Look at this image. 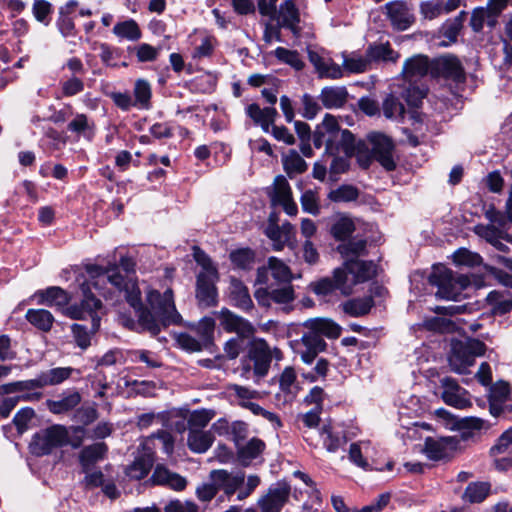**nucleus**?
<instances>
[{
	"label": "nucleus",
	"mask_w": 512,
	"mask_h": 512,
	"mask_svg": "<svg viewBox=\"0 0 512 512\" xmlns=\"http://www.w3.org/2000/svg\"><path fill=\"white\" fill-rule=\"evenodd\" d=\"M120 264L125 274H122L117 266L102 268L98 265H88L86 271L88 277L93 280V288L106 296L103 285L109 282L117 290L124 292L127 302L138 315L140 325L152 335H157L169 325L181 324L182 317L175 307L171 289H166L163 294L157 290L147 292V302L154 311L153 314L143 308L140 289L131 275L134 263L131 259L122 257Z\"/></svg>",
	"instance_id": "f257e3e1"
},
{
	"label": "nucleus",
	"mask_w": 512,
	"mask_h": 512,
	"mask_svg": "<svg viewBox=\"0 0 512 512\" xmlns=\"http://www.w3.org/2000/svg\"><path fill=\"white\" fill-rule=\"evenodd\" d=\"M402 75L408 84L403 97L409 105L417 106L428 92L427 86L418 82L428 75L435 76L434 61H430L425 55H414L405 60Z\"/></svg>",
	"instance_id": "f03ea898"
},
{
	"label": "nucleus",
	"mask_w": 512,
	"mask_h": 512,
	"mask_svg": "<svg viewBox=\"0 0 512 512\" xmlns=\"http://www.w3.org/2000/svg\"><path fill=\"white\" fill-rule=\"evenodd\" d=\"M485 349V344L477 339L469 338L465 341H453L449 356L451 370L458 374L467 373L468 368L474 365L475 358L482 356Z\"/></svg>",
	"instance_id": "7ed1b4c3"
},
{
	"label": "nucleus",
	"mask_w": 512,
	"mask_h": 512,
	"mask_svg": "<svg viewBox=\"0 0 512 512\" xmlns=\"http://www.w3.org/2000/svg\"><path fill=\"white\" fill-rule=\"evenodd\" d=\"M430 284L437 286L436 295L446 300H455L470 283L464 275H454L445 267H437L429 276Z\"/></svg>",
	"instance_id": "20e7f679"
},
{
	"label": "nucleus",
	"mask_w": 512,
	"mask_h": 512,
	"mask_svg": "<svg viewBox=\"0 0 512 512\" xmlns=\"http://www.w3.org/2000/svg\"><path fill=\"white\" fill-rule=\"evenodd\" d=\"M68 431L62 425H53L36 433L30 443V450L36 456L50 454L54 449L68 443Z\"/></svg>",
	"instance_id": "39448f33"
},
{
	"label": "nucleus",
	"mask_w": 512,
	"mask_h": 512,
	"mask_svg": "<svg viewBox=\"0 0 512 512\" xmlns=\"http://www.w3.org/2000/svg\"><path fill=\"white\" fill-rule=\"evenodd\" d=\"M248 357L253 362L254 374L263 378L268 374L272 360H282L283 353L279 348L270 347L264 339L259 338L252 341Z\"/></svg>",
	"instance_id": "423d86ee"
},
{
	"label": "nucleus",
	"mask_w": 512,
	"mask_h": 512,
	"mask_svg": "<svg viewBox=\"0 0 512 512\" xmlns=\"http://www.w3.org/2000/svg\"><path fill=\"white\" fill-rule=\"evenodd\" d=\"M93 287V280L89 277L86 281L81 283V291L83 300L80 305H71L63 308L64 314L72 319H84L90 316L92 319V329L97 331L99 328V318L94 315V312L101 307V301L97 299L91 288Z\"/></svg>",
	"instance_id": "0eeeda50"
},
{
	"label": "nucleus",
	"mask_w": 512,
	"mask_h": 512,
	"mask_svg": "<svg viewBox=\"0 0 512 512\" xmlns=\"http://www.w3.org/2000/svg\"><path fill=\"white\" fill-rule=\"evenodd\" d=\"M291 487L285 481L272 484L267 491L258 498L257 506L260 512H281L288 503Z\"/></svg>",
	"instance_id": "6e6552de"
},
{
	"label": "nucleus",
	"mask_w": 512,
	"mask_h": 512,
	"mask_svg": "<svg viewBox=\"0 0 512 512\" xmlns=\"http://www.w3.org/2000/svg\"><path fill=\"white\" fill-rule=\"evenodd\" d=\"M371 144L372 157L387 171L396 168L394 159V143L392 139L382 133L373 132L368 135Z\"/></svg>",
	"instance_id": "1a4fd4ad"
},
{
	"label": "nucleus",
	"mask_w": 512,
	"mask_h": 512,
	"mask_svg": "<svg viewBox=\"0 0 512 512\" xmlns=\"http://www.w3.org/2000/svg\"><path fill=\"white\" fill-rule=\"evenodd\" d=\"M385 15L393 29L405 31L415 22L413 6L404 0H394L385 4Z\"/></svg>",
	"instance_id": "9d476101"
},
{
	"label": "nucleus",
	"mask_w": 512,
	"mask_h": 512,
	"mask_svg": "<svg viewBox=\"0 0 512 512\" xmlns=\"http://www.w3.org/2000/svg\"><path fill=\"white\" fill-rule=\"evenodd\" d=\"M312 290L315 294L327 296L334 291L339 290L342 295L348 296L352 293V284L345 269L336 268L332 277L322 278L312 284Z\"/></svg>",
	"instance_id": "9b49d317"
},
{
	"label": "nucleus",
	"mask_w": 512,
	"mask_h": 512,
	"mask_svg": "<svg viewBox=\"0 0 512 512\" xmlns=\"http://www.w3.org/2000/svg\"><path fill=\"white\" fill-rule=\"evenodd\" d=\"M292 348L303 363L310 365L319 353L326 350L327 343L323 338L313 336L305 331L300 339L293 341Z\"/></svg>",
	"instance_id": "f8f14e48"
},
{
	"label": "nucleus",
	"mask_w": 512,
	"mask_h": 512,
	"mask_svg": "<svg viewBox=\"0 0 512 512\" xmlns=\"http://www.w3.org/2000/svg\"><path fill=\"white\" fill-rule=\"evenodd\" d=\"M265 234L273 242V248L276 251L282 250L285 245L294 248L297 244L294 226L289 222H285L281 226L277 225L273 215L269 217Z\"/></svg>",
	"instance_id": "ddd939ff"
},
{
	"label": "nucleus",
	"mask_w": 512,
	"mask_h": 512,
	"mask_svg": "<svg viewBox=\"0 0 512 512\" xmlns=\"http://www.w3.org/2000/svg\"><path fill=\"white\" fill-rule=\"evenodd\" d=\"M490 413L498 416L512 412V387L504 381L496 382L489 393Z\"/></svg>",
	"instance_id": "4468645a"
},
{
	"label": "nucleus",
	"mask_w": 512,
	"mask_h": 512,
	"mask_svg": "<svg viewBox=\"0 0 512 512\" xmlns=\"http://www.w3.org/2000/svg\"><path fill=\"white\" fill-rule=\"evenodd\" d=\"M442 399L443 401L452 407L457 409H465L471 406L468 392L459 386L457 381L451 377H444L441 379Z\"/></svg>",
	"instance_id": "2eb2a0df"
},
{
	"label": "nucleus",
	"mask_w": 512,
	"mask_h": 512,
	"mask_svg": "<svg viewBox=\"0 0 512 512\" xmlns=\"http://www.w3.org/2000/svg\"><path fill=\"white\" fill-rule=\"evenodd\" d=\"M209 478L217 485L218 490H222L228 498L242 487L245 482V474L243 472L233 473L225 469L212 470Z\"/></svg>",
	"instance_id": "dca6fc26"
},
{
	"label": "nucleus",
	"mask_w": 512,
	"mask_h": 512,
	"mask_svg": "<svg viewBox=\"0 0 512 512\" xmlns=\"http://www.w3.org/2000/svg\"><path fill=\"white\" fill-rule=\"evenodd\" d=\"M459 440L456 437L427 438L425 441V454L431 460L450 458L458 448Z\"/></svg>",
	"instance_id": "f3484780"
},
{
	"label": "nucleus",
	"mask_w": 512,
	"mask_h": 512,
	"mask_svg": "<svg viewBox=\"0 0 512 512\" xmlns=\"http://www.w3.org/2000/svg\"><path fill=\"white\" fill-rule=\"evenodd\" d=\"M494 464L498 470L512 468V429L505 431L490 449Z\"/></svg>",
	"instance_id": "a211bd4d"
},
{
	"label": "nucleus",
	"mask_w": 512,
	"mask_h": 512,
	"mask_svg": "<svg viewBox=\"0 0 512 512\" xmlns=\"http://www.w3.org/2000/svg\"><path fill=\"white\" fill-rule=\"evenodd\" d=\"M219 320L222 328L229 333H236L240 337H251L255 333L254 326L246 319L238 316L228 309L219 312Z\"/></svg>",
	"instance_id": "6ab92c4d"
},
{
	"label": "nucleus",
	"mask_w": 512,
	"mask_h": 512,
	"mask_svg": "<svg viewBox=\"0 0 512 512\" xmlns=\"http://www.w3.org/2000/svg\"><path fill=\"white\" fill-rule=\"evenodd\" d=\"M308 58L320 78L340 79L344 76L343 67L331 58L323 57L311 49H308Z\"/></svg>",
	"instance_id": "aec40b11"
},
{
	"label": "nucleus",
	"mask_w": 512,
	"mask_h": 512,
	"mask_svg": "<svg viewBox=\"0 0 512 512\" xmlns=\"http://www.w3.org/2000/svg\"><path fill=\"white\" fill-rule=\"evenodd\" d=\"M354 151L355 138L347 129L340 130L334 137H328L326 140L325 155H335L342 152L346 156H352Z\"/></svg>",
	"instance_id": "412c9836"
},
{
	"label": "nucleus",
	"mask_w": 512,
	"mask_h": 512,
	"mask_svg": "<svg viewBox=\"0 0 512 512\" xmlns=\"http://www.w3.org/2000/svg\"><path fill=\"white\" fill-rule=\"evenodd\" d=\"M306 332L316 337L336 339L341 334V327L329 318H311L303 323Z\"/></svg>",
	"instance_id": "4be33fe9"
},
{
	"label": "nucleus",
	"mask_w": 512,
	"mask_h": 512,
	"mask_svg": "<svg viewBox=\"0 0 512 512\" xmlns=\"http://www.w3.org/2000/svg\"><path fill=\"white\" fill-rule=\"evenodd\" d=\"M460 0H426L419 5V12L423 19L433 20L456 10Z\"/></svg>",
	"instance_id": "5701e85b"
},
{
	"label": "nucleus",
	"mask_w": 512,
	"mask_h": 512,
	"mask_svg": "<svg viewBox=\"0 0 512 512\" xmlns=\"http://www.w3.org/2000/svg\"><path fill=\"white\" fill-rule=\"evenodd\" d=\"M151 481L156 485L165 486L174 491H183L187 486V479L185 477L169 470L163 465L155 467Z\"/></svg>",
	"instance_id": "b1692460"
},
{
	"label": "nucleus",
	"mask_w": 512,
	"mask_h": 512,
	"mask_svg": "<svg viewBox=\"0 0 512 512\" xmlns=\"http://www.w3.org/2000/svg\"><path fill=\"white\" fill-rule=\"evenodd\" d=\"M435 75L442 74L444 77L453 80L456 83L465 81V71L458 58L446 56L434 60Z\"/></svg>",
	"instance_id": "393cba45"
},
{
	"label": "nucleus",
	"mask_w": 512,
	"mask_h": 512,
	"mask_svg": "<svg viewBox=\"0 0 512 512\" xmlns=\"http://www.w3.org/2000/svg\"><path fill=\"white\" fill-rule=\"evenodd\" d=\"M218 280V275H198L196 297L200 305L210 307L217 302V291L215 283Z\"/></svg>",
	"instance_id": "a878e982"
},
{
	"label": "nucleus",
	"mask_w": 512,
	"mask_h": 512,
	"mask_svg": "<svg viewBox=\"0 0 512 512\" xmlns=\"http://www.w3.org/2000/svg\"><path fill=\"white\" fill-rule=\"evenodd\" d=\"M342 269H345L352 288L357 283L365 282L375 275V265L366 261L344 262Z\"/></svg>",
	"instance_id": "bb28decb"
},
{
	"label": "nucleus",
	"mask_w": 512,
	"mask_h": 512,
	"mask_svg": "<svg viewBox=\"0 0 512 512\" xmlns=\"http://www.w3.org/2000/svg\"><path fill=\"white\" fill-rule=\"evenodd\" d=\"M246 113L255 124L261 126L265 133L270 132V126L274 124L278 115L277 110L274 107H266L262 109L255 103L247 106Z\"/></svg>",
	"instance_id": "cd10ccee"
},
{
	"label": "nucleus",
	"mask_w": 512,
	"mask_h": 512,
	"mask_svg": "<svg viewBox=\"0 0 512 512\" xmlns=\"http://www.w3.org/2000/svg\"><path fill=\"white\" fill-rule=\"evenodd\" d=\"M36 296L39 299V304L56 306L62 309L65 308L71 300L70 295L64 289L57 286L38 291Z\"/></svg>",
	"instance_id": "c85d7f7f"
},
{
	"label": "nucleus",
	"mask_w": 512,
	"mask_h": 512,
	"mask_svg": "<svg viewBox=\"0 0 512 512\" xmlns=\"http://www.w3.org/2000/svg\"><path fill=\"white\" fill-rule=\"evenodd\" d=\"M319 98L327 109L340 108L346 103L348 92L343 86L324 87Z\"/></svg>",
	"instance_id": "c756f323"
},
{
	"label": "nucleus",
	"mask_w": 512,
	"mask_h": 512,
	"mask_svg": "<svg viewBox=\"0 0 512 512\" xmlns=\"http://www.w3.org/2000/svg\"><path fill=\"white\" fill-rule=\"evenodd\" d=\"M229 297L235 306L244 311H248L253 307L247 287L236 278H231L230 280Z\"/></svg>",
	"instance_id": "7c9ffc66"
},
{
	"label": "nucleus",
	"mask_w": 512,
	"mask_h": 512,
	"mask_svg": "<svg viewBox=\"0 0 512 512\" xmlns=\"http://www.w3.org/2000/svg\"><path fill=\"white\" fill-rule=\"evenodd\" d=\"M214 441V436L211 431H204L199 429L188 430L187 445L194 453H205Z\"/></svg>",
	"instance_id": "2f4dec72"
},
{
	"label": "nucleus",
	"mask_w": 512,
	"mask_h": 512,
	"mask_svg": "<svg viewBox=\"0 0 512 512\" xmlns=\"http://www.w3.org/2000/svg\"><path fill=\"white\" fill-rule=\"evenodd\" d=\"M265 449V443L258 438L250 439L246 444L237 446L238 460L243 466H248Z\"/></svg>",
	"instance_id": "473e14b6"
},
{
	"label": "nucleus",
	"mask_w": 512,
	"mask_h": 512,
	"mask_svg": "<svg viewBox=\"0 0 512 512\" xmlns=\"http://www.w3.org/2000/svg\"><path fill=\"white\" fill-rule=\"evenodd\" d=\"M81 402V395L77 391L64 393L59 400H47L46 405L53 414L66 413Z\"/></svg>",
	"instance_id": "72a5a7b5"
},
{
	"label": "nucleus",
	"mask_w": 512,
	"mask_h": 512,
	"mask_svg": "<svg viewBox=\"0 0 512 512\" xmlns=\"http://www.w3.org/2000/svg\"><path fill=\"white\" fill-rule=\"evenodd\" d=\"M355 231V223L352 218L347 215L339 214L334 216L330 233L338 241H344Z\"/></svg>",
	"instance_id": "f704fd0d"
},
{
	"label": "nucleus",
	"mask_w": 512,
	"mask_h": 512,
	"mask_svg": "<svg viewBox=\"0 0 512 512\" xmlns=\"http://www.w3.org/2000/svg\"><path fill=\"white\" fill-rule=\"evenodd\" d=\"M486 300L494 315H504L512 310V299L507 291H491Z\"/></svg>",
	"instance_id": "c9c22d12"
},
{
	"label": "nucleus",
	"mask_w": 512,
	"mask_h": 512,
	"mask_svg": "<svg viewBox=\"0 0 512 512\" xmlns=\"http://www.w3.org/2000/svg\"><path fill=\"white\" fill-rule=\"evenodd\" d=\"M153 456L151 453H145L137 457L133 463L126 467V475L134 480L143 479L153 466Z\"/></svg>",
	"instance_id": "e433bc0d"
},
{
	"label": "nucleus",
	"mask_w": 512,
	"mask_h": 512,
	"mask_svg": "<svg viewBox=\"0 0 512 512\" xmlns=\"http://www.w3.org/2000/svg\"><path fill=\"white\" fill-rule=\"evenodd\" d=\"M279 19L283 27H286L296 33L297 24L300 21V15L294 0H286L280 5Z\"/></svg>",
	"instance_id": "4c0bfd02"
},
{
	"label": "nucleus",
	"mask_w": 512,
	"mask_h": 512,
	"mask_svg": "<svg viewBox=\"0 0 512 512\" xmlns=\"http://www.w3.org/2000/svg\"><path fill=\"white\" fill-rule=\"evenodd\" d=\"M367 57L370 61L396 62L400 55L394 51L389 43L372 44L366 50Z\"/></svg>",
	"instance_id": "58836bf2"
},
{
	"label": "nucleus",
	"mask_w": 512,
	"mask_h": 512,
	"mask_svg": "<svg viewBox=\"0 0 512 512\" xmlns=\"http://www.w3.org/2000/svg\"><path fill=\"white\" fill-rule=\"evenodd\" d=\"M342 67L343 72L351 73V74H359L363 73L368 70L370 66V61L367 57V54L365 56H362L358 53H351L347 54L346 52L342 53Z\"/></svg>",
	"instance_id": "ea45409f"
},
{
	"label": "nucleus",
	"mask_w": 512,
	"mask_h": 512,
	"mask_svg": "<svg viewBox=\"0 0 512 512\" xmlns=\"http://www.w3.org/2000/svg\"><path fill=\"white\" fill-rule=\"evenodd\" d=\"M42 389L38 376L34 379L15 381L0 385V395H8L17 392L25 393H39L35 391Z\"/></svg>",
	"instance_id": "a19ab883"
},
{
	"label": "nucleus",
	"mask_w": 512,
	"mask_h": 512,
	"mask_svg": "<svg viewBox=\"0 0 512 512\" xmlns=\"http://www.w3.org/2000/svg\"><path fill=\"white\" fill-rule=\"evenodd\" d=\"M73 372L70 367H57L41 372L38 376L42 388L61 384L68 379Z\"/></svg>",
	"instance_id": "79ce46f5"
},
{
	"label": "nucleus",
	"mask_w": 512,
	"mask_h": 512,
	"mask_svg": "<svg viewBox=\"0 0 512 512\" xmlns=\"http://www.w3.org/2000/svg\"><path fill=\"white\" fill-rule=\"evenodd\" d=\"M106 445L104 443H95L85 447L80 453V463L85 472L96 462L103 459L106 453Z\"/></svg>",
	"instance_id": "37998d69"
},
{
	"label": "nucleus",
	"mask_w": 512,
	"mask_h": 512,
	"mask_svg": "<svg viewBox=\"0 0 512 512\" xmlns=\"http://www.w3.org/2000/svg\"><path fill=\"white\" fill-rule=\"evenodd\" d=\"M284 171L290 178L304 173L308 165L296 150H289L282 158Z\"/></svg>",
	"instance_id": "c03bdc74"
},
{
	"label": "nucleus",
	"mask_w": 512,
	"mask_h": 512,
	"mask_svg": "<svg viewBox=\"0 0 512 512\" xmlns=\"http://www.w3.org/2000/svg\"><path fill=\"white\" fill-rule=\"evenodd\" d=\"M382 112L385 118L400 122L405 116V107L393 94L387 95L382 102Z\"/></svg>",
	"instance_id": "a18cd8bd"
},
{
	"label": "nucleus",
	"mask_w": 512,
	"mask_h": 512,
	"mask_svg": "<svg viewBox=\"0 0 512 512\" xmlns=\"http://www.w3.org/2000/svg\"><path fill=\"white\" fill-rule=\"evenodd\" d=\"M26 319L30 324L44 332L50 331L54 322L53 315L45 309H28Z\"/></svg>",
	"instance_id": "49530a36"
},
{
	"label": "nucleus",
	"mask_w": 512,
	"mask_h": 512,
	"mask_svg": "<svg viewBox=\"0 0 512 512\" xmlns=\"http://www.w3.org/2000/svg\"><path fill=\"white\" fill-rule=\"evenodd\" d=\"M366 240L357 239L338 245L337 251L345 259V262L359 261L357 258L366 252Z\"/></svg>",
	"instance_id": "de8ad7c7"
},
{
	"label": "nucleus",
	"mask_w": 512,
	"mask_h": 512,
	"mask_svg": "<svg viewBox=\"0 0 512 512\" xmlns=\"http://www.w3.org/2000/svg\"><path fill=\"white\" fill-rule=\"evenodd\" d=\"M319 436L324 448L330 453H335L346 443V438L339 434H335L330 426H323L319 431Z\"/></svg>",
	"instance_id": "09e8293b"
},
{
	"label": "nucleus",
	"mask_w": 512,
	"mask_h": 512,
	"mask_svg": "<svg viewBox=\"0 0 512 512\" xmlns=\"http://www.w3.org/2000/svg\"><path fill=\"white\" fill-rule=\"evenodd\" d=\"M373 306L371 297L357 298L348 300L343 304L345 313L353 317H358L367 314Z\"/></svg>",
	"instance_id": "8fccbe9b"
},
{
	"label": "nucleus",
	"mask_w": 512,
	"mask_h": 512,
	"mask_svg": "<svg viewBox=\"0 0 512 512\" xmlns=\"http://www.w3.org/2000/svg\"><path fill=\"white\" fill-rule=\"evenodd\" d=\"M267 266L275 281L279 283H289L291 281V270L282 260L276 257H270Z\"/></svg>",
	"instance_id": "3c124183"
},
{
	"label": "nucleus",
	"mask_w": 512,
	"mask_h": 512,
	"mask_svg": "<svg viewBox=\"0 0 512 512\" xmlns=\"http://www.w3.org/2000/svg\"><path fill=\"white\" fill-rule=\"evenodd\" d=\"M113 33L116 36L129 41H136L141 37L140 28L133 19L117 23L113 27Z\"/></svg>",
	"instance_id": "603ef678"
},
{
	"label": "nucleus",
	"mask_w": 512,
	"mask_h": 512,
	"mask_svg": "<svg viewBox=\"0 0 512 512\" xmlns=\"http://www.w3.org/2000/svg\"><path fill=\"white\" fill-rule=\"evenodd\" d=\"M490 485L486 482L470 483L463 494V499L470 503L482 502L489 494Z\"/></svg>",
	"instance_id": "864d4df0"
},
{
	"label": "nucleus",
	"mask_w": 512,
	"mask_h": 512,
	"mask_svg": "<svg viewBox=\"0 0 512 512\" xmlns=\"http://www.w3.org/2000/svg\"><path fill=\"white\" fill-rule=\"evenodd\" d=\"M369 448L370 443L367 441L352 443L349 448V460L360 468L368 469L369 464L364 454H368Z\"/></svg>",
	"instance_id": "5fc2aeb1"
},
{
	"label": "nucleus",
	"mask_w": 512,
	"mask_h": 512,
	"mask_svg": "<svg viewBox=\"0 0 512 512\" xmlns=\"http://www.w3.org/2000/svg\"><path fill=\"white\" fill-rule=\"evenodd\" d=\"M42 398V393H25L14 397L5 398L0 404V415L7 418L11 411L20 401H38Z\"/></svg>",
	"instance_id": "6e6d98bb"
},
{
	"label": "nucleus",
	"mask_w": 512,
	"mask_h": 512,
	"mask_svg": "<svg viewBox=\"0 0 512 512\" xmlns=\"http://www.w3.org/2000/svg\"><path fill=\"white\" fill-rule=\"evenodd\" d=\"M274 55L279 61L291 66L295 70H302L305 66L299 53L295 50L278 47L275 49Z\"/></svg>",
	"instance_id": "4d7b16f0"
},
{
	"label": "nucleus",
	"mask_w": 512,
	"mask_h": 512,
	"mask_svg": "<svg viewBox=\"0 0 512 512\" xmlns=\"http://www.w3.org/2000/svg\"><path fill=\"white\" fill-rule=\"evenodd\" d=\"M273 187L274 188H273L272 202L274 204H278L282 201H287L290 198H292L290 185L284 176L278 175L274 179Z\"/></svg>",
	"instance_id": "13d9d810"
},
{
	"label": "nucleus",
	"mask_w": 512,
	"mask_h": 512,
	"mask_svg": "<svg viewBox=\"0 0 512 512\" xmlns=\"http://www.w3.org/2000/svg\"><path fill=\"white\" fill-rule=\"evenodd\" d=\"M134 96V105L147 109L151 98L150 84L143 79L137 80L134 86Z\"/></svg>",
	"instance_id": "bf43d9fd"
},
{
	"label": "nucleus",
	"mask_w": 512,
	"mask_h": 512,
	"mask_svg": "<svg viewBox=\"0 0 512 512\" xmlns=\"http://www.w3.org/2000/svg\"><path fill=\"white\" fill-rule=\"evenodd\" d=\"M52 4L46 0H34L32 13L35 19L45 26L50 24V15L52 13Z\"/></svg>",
	"instance_id": "052dcab7"
},
{
	"label": "nucleus",
	"mask_w": 512,
	"mask_h": 512,
	"mask_svg": "<svg viewBox=\"0 0 512 512\" xmlns=\"http://www.w3.org/2000/svg\"><path fill=\"white\" fill-rule=\"evenodd\" d=\"M213 417L214 413L210 410L202 409L192 412L188 418V430H191V428L202 430Z\"/></svg>",
	"instance_id": "680f3d73"
},
{
	"label": "nucleus",
	"mask_w": 512,
	"mask_h": 512,
	"mask_svg": "<svg viewBox=\"0 0 512 512\" xmlns=\"http://www.w3.org/2000/svg\"><path fill=\"white\" fill-rule=\"evenodd\" d=\"M358 191L351 185H342L329 193V198L334 202H350L356 200Z\"/></svg>",
	"instance_id": "e2e57ef3"
},
{
	"label": "nucleus",
	"mask_w": 512,
	"mask_h": 512,
	"mask_svg": "<svg viewBox=\"0 0 512 512\" xmlns=\"http://www.w3.org/2000/svg\"><path fill=\"white\" fill-rule=\"evenodd\" d=\"M230 260L237 267L246 269L253 263L254 253L248 248L238 249L230 253Z\"/></svg>",
	"instance_id": "0e129e2a"
},
{
	"label": "nucleus",
	"mask_w": 512,
	"mask_h": 512,
	"mask_svg": "<svg viewBox=\"0 0 512 512\" xmlns=\"http://www.w3.org/2000/svg\"><path fill=\"white\" fill-rule=\"evenodd\" d=\"M296 372L291 366H287L279 376V386L283 392L292 394L296 387Z\"/></svg>",
	"instance_id": "69168bd1"
},
{
	"label": "nucleus",
	"mask_w": 512,
	"mask_h": 512,
	"mask_svg": "<svg viewBox=\"0 0 512 512\" xmlns=\"http://www.w3.org/2000/svg\"><path fill=\"white\" fill-rule=\"evenodd\" d=\"M71 330L74 339L80 348L86 349L88 346H90L91 334L95 332L92 328L91 331H89L85 326L81 324H73Z\"/></svg>",
	"instance_id": "338daca9"
},
{
	"label": "nucleus",
	"mask_w": 512,
	"mask_h": 512,
	"mask_svg": "<svg viewBox=\"0 0 512 512\" xmlns=\"http://www.w3.org/2000/svg\"><path fill=\"white\" fill-rule=\"evenodd\" d=\"M164 512H199L198 506L191 501L172 500L164 508Z\"/></svg>",
	"instance_id": "774afa93"
}]
</instances>
